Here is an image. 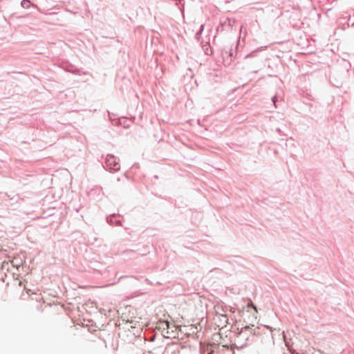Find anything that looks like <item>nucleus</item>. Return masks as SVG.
I'll use <instances>...</instances> for the list:
<instances>
[{"instance_id": "39448f33", "label": "nucleus", "mask_w": 354, "mask_h": 354, "mask_svg": "<svg viewBox=\"0 0 354 354\" xmlns=\"http://www.w3.org/2000/svg\"><path fill=\"white\" fill-rule=\"evenodd\" d=\"M219 319H220V322H221V324H223L224 326H225L227 322H228V318L227 317L226 315H223V314H221L219 316H218Z\"/></svg>"}, {"instance_id": "f03ea898", "label": "nucleus", "mask_w": 354, "mask_h": 354, "mask_svg": "<svg viewBox=\"0 0 354 354\" xmlns=\"http://www.w3.org/2000/svg\"><path fill=\"white\" fill-rule=\"evenodd\" d=\"M103 167L107 170L113 171H118L120 169V165L118 161H117L116 157L111 154H108L106 156L105 165Z\"/></svg>"}, {"instance_id": "f257e3e1", "label": "nucleus", "mask_w": 354, "mask_h": 354, "mask_svg": "<svg viewBox=\"0 0 354 354\" xmlns=\"http://www.w3.org/2000/svg\"><path fill=\"white\" fill-rule=\"evenodd\" d=\"M256 329L257 328H254V326H245L241 328V331L239 332L236 335L238 342L241 344V346L245 344L246 341L248 340L251 335L256 334Z\"/></svg>"}, {"instance_id": "423d86ee", "label": "nucleus", "mask_w": 354, "mask_h": 354, "mask_svg": "<svg viewBox=\"0 0 354 354\" xmlns=\"http://www.w3.org/2000/svg\"><path fill=\"white\" fill-rule=\"evenodd\" d=\"M31 5V2L29 0H22L21 2V6L24 8H28Z\"/></svg>"}, {"instance_id": "6e6552de", "label": "nucleus", "mask_w": 354, "mask_h": 354, "mask_svg": "<svg viewBox=\"0 0 354 354\" xmlns=\"http://www.w3.org/2000/svg\"><path fill=\"white\" fill-rule=\"evenodd\" d=\"M80 71L79 69H76V70H74L72 71L73 73L79 74V75H80Z\"/></svg>"}, {"instance_id": "9b49d317", "label": "nucleus", "mask_w": 354, "mask_h": 354, "mask_svg": "<svg viewBox=\"0 0 354 354\" xmlns=\"http://www.w3.org/2000/svg\"><path fill=\"white\" fill-rule=\"evenodd\" d=\"M253 55H254V53H250V54L247 55L245 57V58L251 57H252V56H253Z\"/></svg>"}, {"instance_id": "f8f14e48", "label": "nucleus", "mask_w": 354, "mask_h": 354, "mask_svg": "<svg viewBox=\"0 0 354 354\" xmlns=\"http://www.w3.org/2000/svg\"><path fill=\"white\" fill-rule=\"evenodd\" d=\"M286 345L288 347H289V346H288V343L287 342H286Z\"/></svg>"}, {"instance_id": "7ed1b4c3", "label": "nucleus", "mask_w": 354, "mask_h": 354, "mask_svg": "<svg viewBox=\"0 0 354 354\" xmlns=\"http://www.w3.org/2000/svg\"><path fill=\"white\" fill-rule=\"evenodd\" d=\"M156 328L161 332L164 337H169V329L170 328V324L168 321L159 320L156 323Z\"/></svg>"}, {"instance_id": "20e7f679", "label": "nucleus", "mask_w": 354, "mask_h": 354, "mask_svg": "<svg viewBox=\"0 0 354 354\" xmlns=\"http://www.w3.org/2000/svg\"><path fill=\"white\" fill-rule=\"evenodd\" d=\"M120 215H116L115 214H111L110 217L106 218V221L111 225H113L115 226H121L122 221L118 219Z\"/></svg>"}, {"instance_id": "1a4fd4ad", "label": "nucleus", "mask_w": 354, "mask_h": 354, "mask_svg": "<svg viewBox=\"0 0 354 354\" xmlns=\"http://www.w3.org/2000/svg\"><path fill=\"white\" fill-rule=\"evenodd\" d=\"M124 252L135 253L134 250H125L123 252V253H124Z\"/></svg>"}, {"instance_id": "9d476101", "label": "nucleus", "mask_w": 354, "mask_h": 354, "mask_svg": "<svg viewBox=\"0 0 354 354\" xmlns=\"http://www.w3.org/2000/svg\"><path fill=\"white\" fill-rule=\"evenodd\" d=\"M276 100H277V96H273L272 98V101L274 104H275Z\"/></svg>"}, {"instance_id": "0eeeda50", "label": "nucleus", "mask_w": 354, "mask_h": 354, "mask_svg": "<svg viewBox=\"0 0 354 354\" xmlns=\"http://www.w3.org/2000/svg\"><path fill=\"white\" fill-rule=\"evenodd\" d=\"M203 28H204V25H201V28H200V30L197 32V35H199L203 30Z\"/></svg>"}]
</instances>
